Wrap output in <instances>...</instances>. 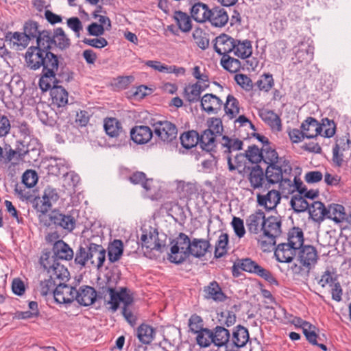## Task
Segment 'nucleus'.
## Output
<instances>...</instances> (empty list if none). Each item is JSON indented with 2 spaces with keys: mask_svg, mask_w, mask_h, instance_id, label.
<instances>
[{
  "mask_svg": "<svg viewBox=\"0 0 351 351\" xmlns=\"http://www.w3.org/2000/svg\"><path fill=\"white\" fill-rule=\"evenodd\" d=\"M304 136L306 138H313L322 134L320 123L313 117H308L301 125Z\"/></svg>",
  "mask_w": 351,
  "mask_h": 351,
  "instance_id": "nucleus-29",
  "label": "nucleus"
},
{
  "mask_svg": "<svg viewBox=\"0 0 351 351\" xmlns=\"http://www.w3.org/2000/svg\"><path fill=\"white\" fill-rule=\"evenodd\" d=\"M142 234L141 241L142 250L145 256L152 258V252H161L162 247L165 246L158 239V233L156 229L149 227V229L141 228Z\"/></svg>",
  "mask_w": 351,
  "mask_h": 351,
  "instance_id": "nucleus-11",
  "label": "nucleus"
},
{
  "mask_svg": "<svg viewBox=\"0 0 351 351\" xmlns=\"http://www.w3.org/2000/svg\"><path fill=\"white\" fill-rule=\"evenodd\" d=\"M262 160L268 165L265 176L270 184H282V180L289 178L293 172V168L289 160L279 157L276 151L265 145L262 148Z\"/></svg>",
  "mask_w": 351,
  "mask_h": 351,
  "instance_id": "nucleus-2",
  "label": "nucleus"
},
{
  "mask_svg": "<svg viewBox=\"0 0 351 351\" xmlns=\"http://www.w3.org/2000/svg\"><path fill=\"white\" fill-rule=\"evenodd\" d=\"M51 253V256L58 261L59 260L71 261L73 258L72 248L62 240L55 241Z\"/></svg>",
  "mask_w": 351,
  "mask_h": 351,
  "instance_id": "nucleus-21",
  "label": "nucleus"
},
{
  "mask_svg": "<svg viewBox=\"0 0 351 351\" xmlns=\"http://www.w3.org/2000/svg\"><path fill=\"white\" fill-rule=\"evenodd\" d=\"M292 208L297 213H301L309 209L310 204L300 194L292 197L290 201Z\"/></svg>",
  "mask_w": 351,
  "mask_h": 351,
  "instance_id": "nucleus-53",
  "label": "nucleus"
},
{
  "mask_svg": "<svg viewBox=\"0 0 351 351\" xmlns=\"http://www.w3.org/2000/svg\"><path fill=\"white\" fill-rule=\"evenodd\" d=\"M298 261L300 265L294 264L291 267V269L294 274H300L303 269L309 271L317 263L318 254L317 250L312 245H304L298 250Z\"/></svg>",
  "mask_w": 351,
  "mask_h": 351,
  "instance_id": "nucleus-7",
  "label": "nucleus"
},
{
  "mask_svg": "<svg viewBox=\"0 0 351 351\" xmlns=\"http://www.w3.org/2000/svg\"><path fill=\"white\" fill-rule=\"evenodd\" d=\"M220 63L225 70L230 73H237L241 68V63L240 60L230 56V55H225V56H222Z\"/></svg>",
  "mask_w": 351,
  "mask_h": 351,
  "instance_id": "nucleus-49",
  "label": "nucleus"
},
{
  "mask_svg": "<svg viewBox=\"0 0 351 351\" xmlns=\"http://www.w3.org/2000/svg\"><path fill=\"white\" fill-rule=\"evenodd\" d=\"M40 263L47 272V275L58 282L69 279V272L66 267L51 256V252H44L40 258Z\"/></svg>",
  "mask_w": 351,
  "mask_h": 351,
  "instance_id": "nucleus-3",
  "label": "nucleus"
},
{
  "mask_svg": "<svg viewBox=\"0 0 351 351\" xmlns=\"http://www.w3.org/2000/svg\"><path fill=\"white\" fill-rule=\"evenodd\" d=\"M52 45L63 50L69 47L71 45L70 39L67 37L62 27H58L54 29L52 34Z\"/></svg>",
  "mask_w": 351,
  "mask_h": 351,
  "instance_id": "nucleus-40",
  "label": "nucleus"
},
{
  "mask_svg": "<svg viewBox=\"0 0 351 351\" xmlns=\"http://www.w3.org/2000/svg\"><path fill=\"white\" fill-rule=\"evenodd\" d=\"M189 327L190 331L194 334L197 333L200 330L204 329L202 318L197 315L193 314L189 319Z\"/></svg>",
  "mask_w": 351,
  "mask_h": 351,
  "instance_id": "nucleus-62",
  "label": "nucleus"
},
{
  "mask_svg": "<svg viewBox=\"0 0 351 351\" xmlns=\"http://www.w3.org/2000/svg\"><path fill=\"white\" fill-rule=\"evenodd\" d=\"M282 222L279 217L269 216L265 219L263 235L267 241L258 239V243L264 251L269 250L270 247L276 244V238L279 237L281 231Z\"/></svg>",
  "mask_w": 351,
  "mask_h": 351,
  "instance_id": "nucleus-5",
  "label": "nucleus"
},
{
  "mask_svg": "<svg viewBox=\"0 0 351 351\" xmlns=\"http://www.w3.org/2000/svg\"><path fill=\"white\" fill-rule=\"evenodd\" d=\"M173 19L175 20L178 28L182 32L186 33L191 30V19L186 13L182 11H176L173 14Z\"/></svg>",
  "mask_w": 351,
  "mask_h": 351,
  "instance_id": "nucleus-46",
  "label": "nucleus"
},
{
  "mask_svg": "<svg viewBox=\"0 0 351 351\" xmlns=\"http://www.w3.org/2000/svg\"><path fill=\"white\" fill-rule=\"evenodd\" d=\"M199 134L194 130L185 132L180 136L181 144L186 149L196 146L199 143Z\"/></svg>",
  "mask_w": 351,
  "mask_h": 351,
  "instance_id": "nucleus-50",
  "label": "nucleus"
},
{
  "mask_svg": "<svg viewBox=\"0 0 351 351\" xmlns=\"http://www.w3.org/2000/svg\"><path fill=\"white\" fill-rule=\"evenodd\" d=\"M193 38L202 49H206L209 45V40L206 36V34L201 29H196L193 32Z\"/></svg>",
  "mask_w": 351,
  "mask_h": 351,
  "instance_id": "nucleus-61",
  "label": "nucleus"
},
{
  "mask_svg": "<svg viewBox=\"0 0 351 351\" xmlns=\"http://www.w3.org/2000/svg\"><path fill=\"white\" fill-rule=\"evenodd\" d=\"M99 293L104 296L109 295L110 300L108 303L110 304V308L112 312L117 311L121 302L123 306H130L133 302V298L128 293L126 288H121L120 291H117L112 287L106 286L101 287Z\"/></svg>",
  "mask_w": 351,
  "mask_h": 351,
  "instance_id": "nucleus-12",
  "label": "nucleus"
},
{
  "mask_svg": "<svg viewBox=\"0 0 351 351\" xmlns=\"http://www.w3.org/2000/svg\"><path fill=\"white\" fill-rule=\"evenodd\" d=\"M60 195L56 189L48 186L43 191L41 198L35 199L34 208L39 213L38 218L43 221V217L51 210L52 205L59 199Z\"/></svg>",
  "mask_w": 351,
  "mask_h": 351,
  "instance_id": "nucleus-10",
  "label": "nucleus"
},
{
  "mask_svg": "<svg viewBox=\"0 0 351 351\" xmlns=\"http://www.w3.org/2000/svg\"><path fill=\"white\" fill-rule=\"evenodd\" d=\"M52 33L43 30L36 38V46L29 47L25 55L27 66L34 71L42 68L39 87L48 89L55 82V72L59 68V57L50 51L52 47Z\"/></svg>",
  "mask_w": 351,
  "mask_h": 351,
  "instance_id": "nucleus-1",
  "label": "nucleus"
},
{
  "mask_svg": "<svg viewBox=\"0 0 351 351\" xmlns=\"http://www.w3.org/2000/svg\"><path fill=\"white\" fill-rule=\"evenodd\" d=\"M309 214L315 221L320 222L326 219L327 215V207L319 201L314 202L309 206Z\"/></svg>",
  "mask_w": 351,
  "mask_h": 351,
  "instance_id": "nucleus-45",
  "label": "nucleus"
},
{
  "mask_svg": "<svg viewBox=\"0 0 351 351\" xmlns=\"http://www.w3.org/2000/svg\"><path fill=\"white\" fill-rule=\"evenodd\" d=\"M58 282L47 276V278L41 280L40 283V291L42 295L46 296L53 293V290L58 286Z\"/></svg>",
  "mask_w": 351,
  "mask_h": 351,
  "instance_id": "nucleus-57",
  "label": "nucleus"
},
{
  "mask_svg": "<svg viewBox=\"0 0 351 351\" xmlns=\"http://www.w3.org/2000/svg\"><path fill=\"white\" fill-rule=\"evenodd\" d=\"M279 190L285 196L291 195L297 191L302 197H304V199H313L318 195L317 191H307L299 176L294 175L293 172L289 178L288 177L282 180V184L279 186Z\"/></svg>",
  "mask_w": 351,
  "mask_h": 351,
  "instance_id": "nucleus-4",
  "label": "nucleus"
},
{
  "mask_svg": "<svg viewBox=\"0 0 351 351\" xmlns=\"http://www.w3.org/2000/svg\"><path fill=\"white\" fill-rule=\"evenodd\" d=\"M208 84L201 85L199 82L186 86L184 89V97L189 103H195L200 99L201 93L204 91Z\"/></svg>",
  "mask_w": 351,
  "mask_h": 351,
  "instance_id": "nucleus-28",
  "label": "nucleus"
},
{
  "mask_svg": "<svg viewBox=\"0 0 351 351\" xmlns=\"http://www.w3.org/2000/svg\"><path fill=\"white\" fill-rule=\"evenodd\" d=\"M88 261H90L89 245H88L87 249L82 246L80 247L76 252L75 257V264L80 267H84Z\"/></svg>",
  "mask_w": 351,
  "mask_h": 351,
  "instance_id": "nucleus-60",
  "label": "nucleus"
},
{
  "mask_svg": "<svg viewBox=\"0 0 351 351\" xmlns=\"http://www.w3.org/2000/svg\"><path fill=\"white\" fill-rule=\"evenodd\" d=\"M211 10L202 2L195 3L191 8V17L198 23H204L208 21L210 16Z\"/></svg>",
  "mask_w": 351,
  "mask_h": 351,
  "instance_id": "nucleus-33",
  "label": "nucleus"
},
{
  "mask_svg": "<svg viewBox=\"0 0 351 351\" xmlns=\"http://www.w3.org/2000/svg\"><path fill=\"white\" fill-rule=\"evenodd\" d=\"M320 127L322 128V132H323V134H321L322 136L330 138L335 135L336 124L333 120H330L328 118L323 119L322 123H320Z\"/></svg>",
  "mask_w": 351,
  "mask_h": 351,
  "instance_id": "nucleus-58",
  "label": "nucleus"
},
{
  "mask_svg": "<svg viewBox=\"0 0 351 351\" xmlns=\"http://www.w3.org/2000/svg\"><path fill=\"white\" fill-rule=\"evenodd\" d=\"M247 160L252 163H258L262 161V149H260L256 145H251L244 153Z\"/></svg>",
  "mask_w": 351,
  "mask_h": 351,
  "instance_id": "nucleus-56",
  "label": "nucleus"
},
{
  "mask_svg": "<svg viewBox=\"0 0 351 351\" xmlns=\"http://www.w3.org/2000/svg\"><path fill=\"white\" fill-rule=\"evenodd\" d=\"M327 215L326 219L334 221L335 223H341L346 219L345 208L342 205L332 204L327 207Z\"/></svg>",
  "mask_w": 351,
  "mask_h": 351,
  "instance_id": "nucleus-41",
  "label": "nucleus"
},
{
  "mask_svg": "<svg viewBox=\"0 0 351 351\" xmlns=\"http://www.w3.org/2000/svg\"><path fill=\"white\" fill-rule=\"evenodd\" d=\"M228 167L230 171H237L238 173H241L245 167V160H247L244 153L237 154L234 158L231 155L226 156Z\"/></svg>",
  "mask_w": 351,
  "mask_h": 351,
  "instance_id": "nucleus-42",
  "label": "nucleus"
},
{
  "mask_svg": "<svg viewBox=\"0 0 351 351\" xmlns=\"http://www.w3.org/2000/svg\"><path fill=\"white\" fill-rule=\"evenodd\" d=\"M104 128L106 134L110 137H118L123 132L121 123L116 118H106Z\"/></svg>",
  "mask_w": 351,
  "mask_h": 351,
  "instance_id": "nucleus-43",
  "label": "nucleus"
},
{
  "mask_svg": "<svg viewBox=\"0 0 351 351\" xmlns=\"http://www.w3.org/2000/svg\"><path fill=\"white\" fill-rule=\"evenodd\" d=\"M75 210H72L67 213H63L58 210H53L49 215L50 222L43 221L45 226L54 225L57 228H61L67 232H71L76 226L77 220L75 215Z\"/></svg>",
  "mask_w": 351,
  "mask_h": 351,
  "instance_id": "nucleus-8",
  "label": "nucleus"
},
{
  "mask_svg": "<svg viewBox=\"0 0 351 351\" xmlns=\"http://www.w3.org/2000/svg\"><path fill=\"white\" fill-rule=\"evenodd\" d=\"M123 253V243L119 239H114L108 246V257L110 263L119 261Z\"/></svg>",
  "mask_w": 351,
  "mask_h": 351,
  "instance_id": "nucleus-38",
  "label": "nucleus"
},
{
  "mask_svg": "<svg viewBox=\"0 0 351 351\" xmlns=\"http://www.w3.org/2000/svg\"><path fill=\"white\" fill-rule=\"evenodd\" d=\"M228 243V235L221 234L215 245V257L221 258L227 253V245Z\"/></svg>",
  "mask_w": 351,
  "mask_h": 351,
  "instance_id": "nucleus-55",
  "label": "nucleus"
},
{
  "mask_svg": "<svg viewBox=\"0 0 351 351\" xmlns=\"http://www.w3.org/2000/svg\"><path fill=\"white\" fill-rule=\"evenodd\" d=\"M239 101L232 95H228L224 104V110L226 114L230 119L235 117L239 113Z\"/></svg>",
  "mask_w": 351,
  "mask_h": 351,
  "instance_id": "nucleus-51",
  "label": "nucleus"
},
{
  "mask_svg": "<svg viewBox=\"0 0 351 351\" xmlns=\"http://www.w3.org/2000/svg\"><path fill=\"white\" fill-rule=\"evenodd\" d=\"M235 40L236 39L231 36L223 34L215 38L214 44L215 51L222 56L230 55V53L234 51Z\"/></svg>",
  "mask_w": 351,
  "mask_h": 351,
  "instance_id": "nucleus-17",
  "label": "nucleus"
},
{
  "mask_svg": "<svg viewBox=\"0 0 351 351\" xmlns=\"http://www.w3.org/2000/svg\"><path fill=\"white\" fill-rule=\"evenodd\" d=\"M23 32L29 37V40L36 38L39 33L38 23L34 21L25 22L23 26Z\"/></svg>",
  "mask_w": 351,
  "mask_h": 351,
  "instance_id": "nucleus-59",
  "label": "nucleus"
},
{
  "mask_svg": "<svg viewBox=\"0 0 351 351\" xmlns=\"http://www.w3.org/2000/svg\"><path fill=\"white\" fill-rule=\"evenodd\" d=\"M233 54L241 59H247L252 54V42L247 39L235 40Z\"/></svg>",
  "mask_w": 351,
  "mask_h": 351,
  "instance_id": "nucleus-37",
  "label": "nucleus"
},
{
  "mask_svg": "<svg viewBox=\"0 0 351 351\" xmlns=\"http://www.w3.org/2000/svg\"><path fill=\"white\" fill-rule=\"evenodd\" d=\"M265 178H266L265 174L259 166L253 167L249 174L251 186L254 189L262 187Z\"/></svg>",
  "mask_w": 351,
  "mask_h": 351,
  "instance_id": "nucleus-48",
  "label": "nucleus"
},
{
  "mask_svg": "<svg viewBox=\"0 0 351 351\" xmlns=\"http://www.w3.org/2000/svg\"><path fill=\"white\" fill-rule=\"evenodd\" d=\"M234 80L239 86L247 91L251 90L253 88L252 81L247 75L236 74Z\"/></svg>",
  "mask_w": 351,
  "mask_h": 351,
  "instance_id": "nucleus-64",
  "label": "nucleus"
},
{
  "mask_svg": "<svg viewBox=\"0 0 351 351\" xmlns=\"http://www.w3.org/2000/svg\"><path fill=\"white\" fill-rule=\"evenodd\" d=\"M216 136L213 132L205 130L202 134L199 135V143L202 149L210 152L216 147Z\"/></svg>",
  "mask_w": 351,
  "mask_h": 351,
  "instance_id": "nucleus-47",
  "label": "nucleus"
},
{
  "mask_svg": "<svg viewBox=\"0 0 351 351\" xmlns=\"http://www.w3.org/2000/svg\"><path fill=\"white\" fill-rule=\"evenodd\" d=\"M314 47L310 45L302 44L295 51L294 64H309L313 59Z\"/></svg>",
  "mask_w": 351,
  "mask_h": 351,
  "instance_id": "nucleus-30",
  "label": "nucleus"
},
{
  "mask_svg": "<svg viewBox=\"0 0 351 351\" xmlns=\"http://www.w3.org/2000/svg\"><path fill=\"white\" fill-rule=\"evenodd\" d=\"M258 116L274 131L282 130L281 119L274 111L267 109L258 110Z\"/></svg>",
  "mask_w": 351,
  "mask_h": 351,
  "instance_id": "nucleus-27",
  "label": "nucleus"
},
{
  "mask_svg": "<svg viewBox=\"0 0 351 351\" xmlns=\"http://www.w3.org/2000/svg\"><path fill=\"white\" fill-rule=\"evenodd\" d=\"M265 215L261 210H258L250 215L246 219V226L251 234H258L263 232L265 222Z\"/></svg>",
  "mask_w": 351,
  "mask_h": 351,
  "instance_id": "nucleus-16",
  "label": "nucleus"
},
{
  "mask_svg": "<svg viewBox=\"0 0 351 351\" xmlns=\"http://www.w3.org/2000/svg\"><path fill=\"white\" fill-rule=\"evenodd\" d=\"M129 180L134 184H141L147 191L151 190L152 180L147 179L146 175L143 172L136 171L132 173L130 176Z\"/></svg>",
  "mask_w": 351,
  "mask_h": 351,
  "instance_id": "nucleus-54",
  "label": "nucleus"
},
{
  "mask_svg": "<svg viewBox=\"0 0 351 351\" xmlns=\"http://www.w3.org/2000/svg\"><path fill=\"white\" fill-rule=\"evenodd\" d=\"M238 267L245 272L255 274L271 285H278V282L274 275L267 269L261 267L250 258H241L233 265V269Z\"/></svg>",
  "mask_w": 351,
  "mask_h": 351,
  "instance_id": "nucleus-9",
  "label": "nucleus"
},
{
  "mask_svg": "<svg viewBox=\"0 0 351 351\" xmlns=\"http://www.w3.org/2000/svg\"><path fill=\"white\" fill-rule=\"evenodd\" d=\"M75 297V300L80 305L88 306L95 302L97 295L95 289L92 287L82 286L78 290L76 289Z\"/></svg>",
  "mask_w": 351,
  "mask_h": 351,
  "instance_id": "nucleus-19",
  "label": "nucleus"
},
{
  "mask_svg": "<svg viewBox=\"0 0 351 351\" xmlns=\"http://www.w3.org/2000/svg\"><path fill=\"white\" fill-rule=\"evenodd\" d=\"M250 339V335L247 328L237 325L232 330V337L229 345L237 349L244 347Z\"/></svg>",
  "mask_w": 351,
  "mask_h": 351,
  "instance_id": "nucleus-20",
  "label": "nucleus"
},
{
  "mask_svg": "<svg viewBox=\"0 0 351 351\" xmlns=\"http://www.w3.org/2000/svg\"><path fill=\"white\" fill-rule=\"evenodd\" d=\"M211 334L213 337V343L218 347H228L230 333V331L225 327L221 326H217L211 330Z\"/></svg>",
  "mask_w": 351,
  "mask_h": 351,
  "instance_id": "nucleus-25",
  "label": "nucleus"
},
{
  "mask_svg": "<svg viewBox=\"0 0 351 351\" xmlns=\"http://www.w3.org/2000/svg\"><path fill=\"white\" fill-rule=\"evenodd\" d=\"M171 243L168 259L171 263L180 264L189 256L191 241L186 234L181 232Z\"/></svg>",
  "mask_w": 351,
  "mask_h": 351,
  "instance_id": "nucleus-6",
  "label": "nucleus"
},
{
  "mask_svg": "<svg viewBox=\"0 0 351 351\" xmlns=\"http://www.w3.org/2000/svg\"><path fill=\"white\" fill-rule=\"evenodd\" d=\"M223 141L221 142V147L223 149V152L226 156L231 155L232 152L239 151L242 149L243 143L242 141L230 138L227 136H223Z\"/></svg>",
  "mask_w": 351,
  "mask_h": 351,
  "instance_id": "nucleus-44",
  "label": "nucleus"
},
{
  "mask_svg": "<svg viewBox=\"0 0 351 351\" xmlns=\"http://www.w3.org/2000/svg\"><path fill=\"white\" fill-rule=\"evenodd\" d=\"M152 136L153 134L150 128L145 125L136 126L130 132L131 139L139 145L148 143Z\"/></svg>",
  "mask_w": 351,
  "mask_h": 351,
  "instance_id": "nucleus-26",
  "label": "nucleus"
},
{
  "mask_svg": "<svg viewBox=\"0 0 351 351\" xmlns=\"http://www.w3.org/2000/svg\"><path fill=\"white\" fill-rule=\"evenodd\" d=\"M288 242L291 247L298 252L304 245V233L300 228H293L288 234Z\"/></svg>",
  "mask_w": 351,
  "mask_h": 351,
  "instance_id": "nucleus-39",
  "label": "nucleus"
},
{
  "mask_svg": "<svg viewBox=\"0 0 351 351\" xmlns=\"http://www.w3.org/2000/svg\"><path fill=\"white\" fill-rule=\"evenodd\" d=\"M154 132L161 141L167 143H171L176 140L178 134L176 126L167 121L157 122L155 124Z\"/></svg>",
  "mask_w": 351,
  "mask_h": 351,
  "instance_id": "nucleus-14",
  "label": "nucleus"
},
{
  "mask_svg": "<svg viewBox=\"0 0 351 351\" xmlns=\"http://www.w3.org/2000/svg\"><path fill=\"white\" fill-rule=\"evenodd\" d=\"M297 251L287 243H282L277 245L274 251V256L278 262L291 263L295 256Z\"/></svg>",
  "mask_w": 351,
  "mask_h": 351,
  "instance_id": "nucleus-24",
  "label": "nucleus"
},
{
  "mask_svg": "<svg viewBox=\"0 0 351 351\" xmlns=\"http://www.w3.org/2000/svg\"><path fill=\"white\" fill-rule=\"evenodd\" d=\"M76 289L66 285L64 282H58L53 290L55 301L59 304H70L75 300Z\"/></svg>",
  "mask_w": 351,
  "mask_h": 351,
  "instance_id": "nucleus-15",
  "label": "nucleus"
},
{
  "mask_svg": "<svg viewBox=\"0 0 351 351\" xmlns=\"http://www.w3.org/2000/svg\"><path fill=\"white\" fill-rule=\"evenodd\" d=\"M5 38L6 41H10L12 43L14 47H15L16 50H23L25 49L30 41L29 40V37H27L24 32H8L6 33Z\"/></svg>",
  "mask_w": 351,
  "mask_h": 351,
  "instance_id": "nucleus-32",
  "label": "nucleus"
},
{
  "mask_svg": "<svg viewBox=\"0 0 351 351\" xmlns=\"http://www.w3.org/2000/svg\"><path fill=\"white\" fill-rule=\"evenodd\" d=\"M196 341L201 348H208L213 343L211 330L204 328L196 333Z\"/></svg>",
  "mask_w": 351,
  "mask_h": 351,
  "instance_id": "nucleus-52",
  "label": "nucleus"
},
{
  "mask_svg": "<svg viewBox=\"0 0 351 351\" xmlns=\"http://www.w3.org/2000/svg\"><path fill=\"white\" fill-rule=\"evenodd\" d=\"M257 201L259 205L265 206L269 210L276 207L280 201V194L278 191H269L266 195H258Z\"/></svg>",
  "mask_w": 351,
  "mask_h": 351,
  "instance_id": "nucleus-31",
  "label": "nucleus"
},
{
  "mask_svg": "<svg viewBox=\"0 0 351 351\" xmlns=\"http://www.w3.org/2000/svg\"><path fill=\"white\" fill-rule=\"evenodd\" d=\"M229 20L227 11L223 8H216L210 11V16L208 19L212 25L217 27L225 26Z\"/></svg>",
  "mask_w": 351,
  "mask_h": 351,
  "instance_id": "nucleus-35",
  "label": "nucleus"
},
{
  "mask_svg": "<svg viewBox=\"0 0 351 351\" xmlns=\"http://www.w3.org/2000/svg\"><path fill=\"white\" fill-rule=\"evenodd\" d=\"M204 298L211 300L215 302H223L227 296L223 292L219 283L215 280L210 282L208 285L204 287Z\"/></svg>",
  "mask_w": 351,
  "mask_h": 351,
  "instance_id": "nucleus-22",
  "label": "nucleus"
},
{
  "mask_svg": "<svg viewBox=\"0 0 351 351\" xmlns=\"http://www.w3.org/2000/svg\"><path fill=\"white\" fill-rule=\"evenodd\" d=\"M89 256L90 264L100 270L106 259V250L101 245L94 243H89Z\"/></svg>",
  "mask_w": 351,
  "mask_h": 351,
  "instance_id": "nucleus-18",
  "label": "nucleus"
},
{
  "mask_svg": "<svg viewBox=\"0 0 351 351\" xmlns=\"http://www.w3.org/2000/svg\"><path fill=\"white\" fill-rule=\"evenodd\" d=\"M56 73L55 72V82L50 84L48 89L43 90L41 87L40 88L43 91L50 90L52 106L61 108L64 107L68 104V92L62 86L58 85L59 81L56 77Z\"/></svg>",
  "mask_w": 351,
  "mask_h": 351,
  "instance_id": "nucleus-13",
  "label": "nucleus"
},
{
  "mask_svg": "<svg viewBox=\"0 0 351 351\" xmlns=\"http://www.w3.org/2000/svg\"><path fill=\"white\" fill-rule=\"evenodd\" d=\"M200 101L202 110L208 114H217L223 105L221 99L213 94H205Z\"/></svg>",
  "mask_w": 351,
  "mask_h": 351,
  "instance_id": "nucleus-23",
  "label": "nucleus"
},
{
  "mask_svg": "<svg viewBox=\"0 0 351 351\" xmlns=\"http://www.w3.org/2000/svg\"><path fill=\"white\" fill-rule=\"evenodd\" d=\"M257 86L261 90L268 92L274 85L272 75L267 73L263 75V78L258 80Z\"/></svg>",
  "mask_w": 351,
  "mask_h": 351,
  "instance_id": "nucleus-63",
  "label": "nucleus"
},
{
  "mask_svg": "<svg viewBox=\"0 0 351 351\" xmlns=\"http://www.w3.org/2000/svg\"><path fill=\"white\" fill-rule=\"evenodd\" d=\"M210 246L208 241L204 239L194 238L191 241L189 256L191 255L196 258L202 257L206 254Z\"/></svg>",
  "mask_w": 351,
  "mask_h": 351,
  "instance_id": "nucleus-36",
  "label": "nucleus"
},
{
  "mask_svg": "<svg viewBox=\"0 0 351 351\" xmlns=\"http://www.w3.org/2000/svg\"><path fill=\"white\" fill-rule=\"evenodd\" d=\"M156 333V329L147 324H141L136 330L138 341L145 345H149L152 342Z\"/></svg>",
  "mask_w": 351,
  "mask_h": 351,
  "instance_id": "nucleus-34",
  "label": "nucleus"
}]
</instances>
